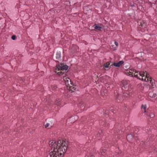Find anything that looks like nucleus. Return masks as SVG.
Returning a JSON list of instances; mask_svg holds the SVG:
<instances>
[{
  "instance_id": "1",
  "label": "nucleus",
  "mask_w": 157,
  "mask_h": 157,
  "mask_svg": "<svg viewBox=\"0 0 157 157\" xmlns=\"http://www.w3.org/2000/svg\"><path fill=\"white\" fill-rule=\"evenodd\" d=\"M49 144L52 147L49 153L50 157H63L67 148V143L63 140H59L57 142L54 140H51Z\"/></svg>"
},
{
  "instance_id": "2",
  "label": "nucleus",
  "mask_w": 157,
  "mask_h": 157,
  "mask_svg": "<svg viewBox=\"0 0 157 157\" xmlns=\"http://www.w3.org/2000/svg\"><path fill=\"white\" fill-rule=\"evenodd\" d=\"M126 75L131 76H133L139 79H141L145 82L150 81V82L152 86H153L154 80L146 72H140L139 73L135 70L129 69L126 71L125 72Z\"/></svg>"
},
{
  "instance_id": "3",
  "label": "nucleus",
  "mask_w": 157,
  "mask_h": 157,
  "mask_svg": "<svg viewBox=\"0 0 157 157\" xmlns=\"http://www.w3.org/2000/svg\"><path fill=\"white\" fill-rule=\"evenodd\" d=\"M68 68V66L67 65H63L61 64L56 66V68L55 70V72L57 73V74L59 75H62L64 74V72L61 71L67 70Z\"/></svg>"
},
{
  "instance_id": "4",
  "label": "nucleus",
  "mask_w": 157,
  "mask_h": 157,
  "mask_svg": "<svg viewBox=\"0 0 157 157\" xmlns=\"http://www.w3.org/2000/svg\"><path fill=\"white\" fill-rule=\"evenodd\" d=\"M122 85L123 89H124L126 91V92L124 93L123 94V96L127 97H128L130 95V93L128 91V90H129V85L128 84V82L126 80H123L122 82Z\"/></svg>"
},
{
  "instance_id": "5",
  "label": "nucleus",
  "mask_w": 157,
  "mask_h": 157,
  "mask_svg": "<svg viewBox=\"0 0 157 157\" xmlns=\"http://www.w3.org/2000/svg\"><path fill=\"white\" fill-rule=\"evenodd\" d=\"M63 80L64 81L65 84L67 88H71L73 86H71L72 83L71 82V80L68 78H67L66 77L63 76Z\"/></svg>"
},
{
  "instance_id": "6",
  "label": "nucleus",
  "mask_w": 157,
  "mask_h": 157,
  "mask_svg": "<svg viewBox=\"0 0 157 157\" xmlns=\"http://www.w3.org/2000/svg\"><path fill=\"white\" fill-rule=\"evenodd\" d=\"M100 152L102 157H108L107 154L108 152H106L105 149H101Z\"/></svg>"
},
{
  "instance_id": "7",
  "label": "nucleus",
  "mask_w": 157,
  "mask_h": 157,
  "mask_svg": "<svg viewBox=\"0 0 157 157\" xmlns=\"http://www.w3.org/2000/svg\"><path fill=\"white\" fill-rule=\"evenodd\" d=\"M124 63L123 61H121L118 63H113V65L115 67H119Z\"/></svg>"
},
{
  "instance_id": "8",
  "label": "nucleus",
  "mask_w": 157,
  "mask_h": 157,
  "mask_svg": "<svg viewBox=\"0 0 157 157\" xmlns=\"http://www.w3.org/2000/svg\"><path fill=\"white\" fill-rule=\"evenodd\" d=\"M149 96L151 98H155L156 96V94H153L152 92H150L148 94Z\"/></svg>"
},
{
  "instance_id": "9",
  "label": "nucleus",
  "mask_w": 157,
  "mask_h": 157,
  "mask_svg": "<svg viewBox=\"0 0 157 157\" xmlns=\"http://www.w3.org/2000/svg\"><path fill=\"white\" fill-rule=\"evenodd\" d=\"M94 26H95L94 27V29L98 30V31H100L101 30L102 28L101 27L99 26H98L97 25H94Z\"/></svg>"
},
{
  "instance_id": "10",
  "label": "nucleus",
  "mask_w": 157,
  "mask_h": 157,
  "mask_svg": "<svg viewBox=\"0 0 157 157\" xmlns=\"http://www.w3.org/2000/svg\"><path fill=\"white\" fill-rule=\"evenodd\" d=\"M71 86H72L71 88H68V89H70V90H71V92H72V91H74L76 89V86H74L72 84Z\"/></svg>"
},
{
  "instance_id": "11",
  "label": "nucleus",
  "mask_w": 157,
  "mask_h": 157,
  "mask_svg": "<svg viewBox=\"0 0 157 157\" xmlns=\"http://www.w3.org/2000/svg\"><path fill=\"white\" fill-rule=\"evenodd\" d=\"M114 44L116 46V47H113L114 45L112 46V48L114 50H116V49L117 47L118 46V42L117 41L114 42Z\"/></svg>"
},
{
  "instance_id": "12",
  "label": "nucleus",
  "mask_w": 157,
  "mask_h": 157,
  "mask_svg": "<svg viewBox=\"0 0 157 157\" xmlns=\"http://www.w3.org/2000/svg\"><path fill=\"white\" fill-rule=\"evenodd\" d=\"M141 108L143 111H144V112H146V107L145 105H142Z\"/></svg>"
},
{
  "instance_id": "13",
  "label": "nucleus",
  "mask_w": 157,
  "mask_h": 157,
  "mask_svg": "<svg viewBox=\"0 0 157 157\" xmlns=\"http://www.w3.org/2000/svg\"><path fill=\"white\" fill-rule=\"evenodd\" d=\"M110 63L109 62H107L104 64V66L105 68H108L109 67V65H110Z\"/></svg>"
},
{
  "instance_id": "14",
  "label": "nucleus",
  "mask_w": 157,
  "mask_h": 157,
  "mask_svg": "<svg viewBox=\"0 0 157 157\" xmlns=\"http://www.w3.org/2000/svg\"><path fill=\"white\" fill-rule=\"evenodd\" d=\"M51 88L52 90H55L57 89V86L55 85H52L51 86Z\"/></svg>"
},
{
  "instance_id": "15",
  "label": "nucleus",
  "mask_w": 157,
  "mask_h": 157,
  "mask_svg": "<svg viewBox=\"0 0 157 157\" xmlns=\"http://www.w3.org/2000/svg\"><path fill=\"white\" fill-rule=\"evenodd\" d=\"M150 117H151V118H153L154 117V115L153 113H151L150 115Z\"/></svg>"
},
{
  "instance_id": "16",
  "label": "nucleus",
  "mask_w": 157,
  "mask_h": 157,
  "mask_svg": "<svg viewBox=\"0 0 157 157\" xmlns=\"http://www.w3.org/2000/svg\"><path fill=\"white\" fill-rule=\"evenodd\" d=\"M11 38L13 40H14L16 39V36L15 35H13L12 36Z\"/></svg>"
},
{
  "instance_id": "17",
  "label": "nucleus",
  "mask_w": 157,
  "mask_h": 157,
  "mask_svg": "<svg viewBox=\"0 0 157 157\" xmlns=\"http://www.w3.org/2000/svg\"><path fill=\"white\" fill-rule=\"evenodd\" d=\"M49 124L47 123L45 125V128H47L49 126Z\"/></svg>"
},
{
  "instance_id": "18",
  "label": "nucleus",
  "mask_w": 157,
  "mask_h": 157,
  "mask_svg": "<svg viewBox=\"0 0 157 157\" xmlns=\"http://www.w3.org/2000/svg\"><path fill=\"white\" fill-rule=\"evenodd\" d=\"M57 56L56 57L57 58L58 57L59 58L61 57L60 55L59 54L57 55Z\"/></svg>"
},
{
  "instance_id": "19",
  "label": "nucleus",
  "mask_w": 157,
  "mask_h": 157,
  "mask_svg": "<svg viewBox=\"0 0 157 157\" xmlns=\"http://www.w3.org/2000/svg\"><path fill=\"white\" fill-rule=\"evenodd\" d=\"M128 136L129 137H132V136H133L132 135V134H129V135H128Z\"/></svg>"
},
{
  "instance_id": "20",
  "label": "nucleus",
  "mask_w": 157,
  "mask_h": 157,
  "mask_svg": "<svg viewBox=\"0 0 157 157\" xmlns=\"http://www.w3.org/2000/svg\"><path fill=\"white\" fill-rule=\"evenodd\" d=\"M89 156H90V157H94L93 155H91L90 156V155L87 156V157H88Z\"/></svg>"
},
{
  "instance_id": "21",
  "label": "nucleus",
  "mask_w": 157,
  "mask_h": 157,
  "mask_svg": "<svg viewBox=\"0 0 157 157\" xmlns=\"http://www.w3.org/2000/svg\"><path fill=\"white\" fill-rule=\"evenodd\" d=\"M155 150V151H157V150H156V149H155V150Z\"/></svg>"
}]
</instances>
